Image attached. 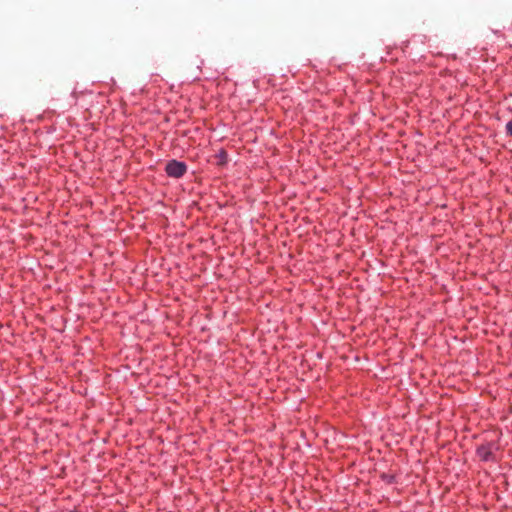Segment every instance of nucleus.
<instances>
[{"label":"nucleus","mask_w":512,"mask_h":512,"mask_svg":"<svg viewBox=\"0 0 512 512\" xmlns=\"http://www.w3.org/2000/svg\"><path fill=\"white\" fill-rule=\"evenodd\" d=\"M505 132L508 136L512 137V120L506 123Z\"/></svg>","instance_id":"4"},{"label":"nucleus","mask_w":512,"mask_h":512,"mask_svg":"<svg viewBox=\"0 0 512 512\" xmlns=\"http://www.w3.org/2000/svg\"><path fill=\"white\" fill-rule=\"evenodd\" d=\"M165 172L171 178H181L187 172V165L185 162L173 159L167 162Z\"/></svg>","instance_id":"2"},{"label":"nucleus","mask_w":512,"mask_h":512,"mask_svg":"<svg viewBox=\"0 0 512 512\" xmlns=\"http://www.w3.org/2000/svg\"><path fill=\"white\" fill-rule=\"evenodd\" d=\"M498 446L495 442H486L476 449V455L481 461L494 462L496 461V451Z\"/></svg>","instance_id":"1"},{"label":"nucleus","mask_w":512,"mask_h":512,"mask_svg":"<svg viewBox=\"0 0 512 512\" xmlns=\"http://www.w3.org/2000/svg\"><path fill=\"white\" fill-rule=\"evenodd\" d=\"M215 157L217 159V165L219 166H224L228 162V154L225 149H220Z\"/></svg>","instance_id":"3"}]
</instances>
